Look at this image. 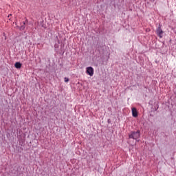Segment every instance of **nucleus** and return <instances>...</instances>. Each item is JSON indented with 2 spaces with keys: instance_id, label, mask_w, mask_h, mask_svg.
Masks as SVG:
<instances>
[{
  "instance_id": "1",
  "label": "nucleus",
  "mask_w": 176,
  "mask_h": 176,
  "mask_svg": "<svg viewBox=\"0 0 176 176\" xmlns=\"http://www.w3.org/2000/svg\"><path fill=\"white\" fill-rule=\"evenodd\" d=\"M141 137V131L138 130L137 131H132L131 134L129 135V138H132L133 140H135L138 142V138Z\"/></svg>"
},
{
  "instance_id": "2",
  "label": "nucleus",
  "mask_w": 176,
  "mask_h": 176,
  "mask_svg": "<svg viewBox=\"0 0 176 176\" xmlns=\"http://www.w3.org/2000/svg\"><path fill=\"white\" fill-rule=\"evenodd\" d=\"M156 34L159 38H163V30H162V25H159L157 30Z\"/></svg>"
},
{
  "instance_id": "3",
  "label": "nucleus",
  "mask_w": 176,
  "mask_h": 176,
  "mask_svg": "<svg viewBox=\"0 0 176 176\" xmlns=\"http://www.w3.org/2000/svg\"><path fill=\"white\" fill-rule=\"evenodd\" d=\"M87 74L89 75V76H93V75H94V69L92 67H87Z\"/></svg>"
},
{
  "instance_id": "4",
  "label": "nucleus",
  "mask_w": 176,
  "mask_h": 176,
  "mask_svg": "<svg viewBox=\"0 0 176 176\" xmlns=\"http://www.w3.org/2000/svg\"><path fill=\"white\" fill-rule=\"evenodd\" d=\"M132 116L133 118H137V116H138V111H137V109L135 107L132 108Z\"/></svg>"
},
{
  "instance_id": "5",
  "label": "nucleus",
  "mask_w": 176,
  "mask_h": 176,
  "mask_svg": "<svg viewBox=\"0 0 176 176\" xmlns=\"http://www.w3.org/2000/svg\"><path fill=\"white\" fill-rule=\"evenodd\" d=\"M21 63H20V62H16V63H15V64H14V67H15V68H16L17 69H20V68H21Z\"/></svg>"
},
{
  "instance_id": "6",
  "label": "nucleus",
  "mask_w": 176,
  "mask_h": 176,
  "mask_svg": "<svg viewBox=\"0 0 176 176\" xmlns=\"http://www.w3.org/2000/svg\"><path fill=\"white\" fill-rule=\"evenodd\" d=\"M23 25H21L19 28V30H21V31H23L24 30H25V22H23Z\"/></svg>"
},
{
  "instance_id": "7",
  "label": "nucleus",
  "mask_w": 176,
  "mask_h": 176,
  "mask_svg": "<svg viewBox=\"0 0 176 176\" xmlns=\"http://www.w3.org/2000/svg\"><path fill=\"white\" fill-rule=\"evenodd\" d=\"M64 80L65 82H69V79L67 77H65Z\"/></svg>"
},
{
  "instance_id": "8",
  "label": "nucleus",
  "mask_w": 176,
  "mask_h": 176,
  "mask_svg": "<svg viewBox=\"0 0 176 176\" xmlns=\"http://www.w3.org/2000/svg\"><path fill=\"white\" fill-rule=\"evenodd\" d=\"M157 109H159V104H157L156 106L155 107V110L157 111Z\"/></svg>"
},
{
  "instance_id": "9",
  "label": "nucleus",
  "mask_w": 176,
  "mask_h": 176,
  "mask_svg": "<svg viewBox=\"0 0 176 176\" xmlns=\"http://www.w3.org/2000/svg\"><path fill=\"white\" fill-rule=\"evenodd\" d=\"M107 122H108V123H111V119H109V120H107Z\"/></svg>"
},
{
  "instance_id": "10",
  "label": "nucleus",
  "mask_w": 176,
  "mask_h": 176,
  "mask_svg": "<svg viewBox=\"0 0 176 176\" xmlns=\"http://www.w3.org/2000/svg\"><path fill=\"white\" fill-rule=\"evenodd\" d=\"M10 16H12V14H9V15L8 16V18L9 19V17H10Z\"/></svg>"
}]
</instances>
